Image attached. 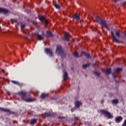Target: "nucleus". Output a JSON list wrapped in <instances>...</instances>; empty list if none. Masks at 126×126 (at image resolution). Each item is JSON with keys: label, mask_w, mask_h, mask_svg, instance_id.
Wrapping results in <instances>:
<instances>
[{"label": "nucleus", "mask_w": 126, "mask_h": 126, "mask_svg": "<svg viewBox=\"0 0 126 126\" xmlns=\"http://www.w3.org/2000/svg\"><path fill=\"white\" fill-rule=\"evenodd\" d=\"M95 20L98 24H100L101 25V27H105L107 30L110 31V28L107 23V21L105 20L104 19H102V18H100V17H98V16H95Z\"/></svg>", "instance_id": "nucleus-1"}, {"label": "nucleus", "mask_w": 126, "mask_h": 126, "mask_svg": "<svg viewBox=\"0 0 126 126\" xmlns=\"http://www.w3.org/2000/svg\"><path fill=\"white\" fill-rule=\"evenodd\" d=\"M56 53L58 55L61 56V58H65V54L64 53L63 49L61 45L57 46L56 48Z\"/></svg>", "instance_id": "nucleus-2"}, {"label": "nucleus", "mask_w": 126, "mask_h": 126, "mask_svg": "<svg viewBox=\"0 0 126 126\" xmlns=\"http://www.w3.org/2000/svg\"><path fill=\"white\" fill-rule=\"evenodd\" d=\"M101 113H102L104 115H106L107 116L108 119H112L113 118V116L107 110H105V109H101L100 110Z\"/></svg>", "instance_id": "nucleus-3"}, {"label": "nucleus", "mask_w": 126, "mask_h": 126, "mask_svg": "<svg viewBox=\"0 0 126 126\" xmlns=\"http://www.w3.org/2000/svg\"><path fill=\"white\" fill-rule=\"evenodd\" d=\"M18 94L21 96V97L23 99V100H24L26 102L27 98H26V96L28 94V93L27 92H24V91H22V92H20V93H18Z\"/></svg>", "instance_id": "nucleus-4"}, {"label": "nucleus", "mask_w": 126, "mask_h": 126, "mask_svg": "<svg viewBox=\"0 0 126 126\" xmlns=\"http://www.w3.org/2000/svg\"><path fill=\"white\" fill-rule=\"evenodd\" d=\"M111 36L113 38V41L115 42L116 43H120V41L116 37V35L114 34V32L113 30H111Z\"/></svg>", "instance_id": "nucleus-5"}, {"label": "nucleus", "mask_w": 126, "mask_h": 126, "mask_svg": "<svg viewBox=\"0 0 126 126\" xmlns=\"http://www.w3.org/2000/svg\"><path fill=\"white\" fill-rule=\"evenodd\" d=\"M122 70H123V68L122 67H118L116 68L115 71H113L112 73L113 78H116V77H117L116 72H120Z\"/></svg>", "instance_id": "nucleus-6"}, {"label": "nucleus", "mask_w": 126, "mask_h": 126, "mask_svg": "<svg viewBox=\"0 0 126 126\" xmlns=\"http://www.w3.org/2000/svg\"><path fill=\"white\" fill-rule=\"evenodd\" d=\"M44 50L45 53L47 55H49L50 57H52V56H53V53L51 49H50L49 48H45Z\"/></svg>", "instance_id": "nucleus-7"}, {"label": "nucleus", "mask_w": 126, "mask_h": 126, "mask_svg": "<svg viewBox=\"0 0 126 126\" xmlns=\"http://www.w3.org/2000/svg\"><path fill=\"white\" fill-rule=\"evenodd\" d=\"M38 19L41 22H45L46 24L49 23V21L46 19V18L43 15H39Z\"/></svg>", "instance_id": "nucleus-8"}, {"label": "nucleus", "mask_w": 126, "mask_h": 126, "mask_svg": "<svg viewBox=\"0 0 126 126\" xmlns=\"http://www.w3.org/2000/svg\"><path fill=\"white\" fill-rule=\"evenodd\" d=\"M70 35L68 33H66L63 36V39L65 41H70Z\"/></svg>", "instance_id": "nucleus-9"}, {"label": "nucleus", "mask_w": 126, "mask_h": 126, "mask_svg": "<svg viewBox=\"0 0 126 126\" xmlns=\"http://www.w3.org/2000/svg\"><path fill=\"white\" fill-rule=\"evenodd\" d=\"M44 115L46 117H54L55 116V114L54 113H44Z\"/></svg>", "instance_id": "nucleus-10"}, {"label": "nucleus", "mask_w": 126, "mask_h": 126, "mask_svg": "<svg viewBox=\"0 0 126 126\" xmlns=\"http://www.w3.org/2000/svg\"><path fill=\"white\" fill-rule=\"evenodd\" d=\"M73 18L74 19H76V20H77V21H78V20H80V16L79 14H77L75 13L73 15Z\"/></svg>", "instance_id": "nucleus-11"}, {"label": "nucleus", "mask_w": 126, "mask_h": 126, "mask_svg": "<svg viewBox=\"0 0 126 126\" xmlns=\"http://www.w3.org/2000/svg\"><path fill=\"white\" fill-rule=\"evenodd\" d=\"M123 117H121V116H119V117H117L115 119V122L117 123H120V122H121V121H123Z\"/></svg>", "instance_id": "nucleus-12"}, {"label": "nucleus", "mask_w": 126, "mask_h": 126, "mask_svg": "<svg viewBox=\"0 0 126 126\" xmlns=\"http://www.w3.org/2000/svg\"><path fill=\"white\" fill-rule=\"evenodd\" d=\"M9 11L7 9H4L3 8H0V13H8Z\"/></svg>", "instance_id": "nucleus-13"}, {"label": "nucleus", "mask_w": 126, "mask_h": 126, "mask_svg": "<svg viewBox=\"0 0 126 126\" xmlns=\"http://www.w3.org/2000/svg\"><path fill=\"white\" fill-rule=\"evenodd\" d=\"M82 102H80V101H76L75 103L76 107H77V108H79L81 105H82Z\"/></svg>", "instance_id": "nucleus-14"}, {"label": "nucleus", "mask_w": 126, "mask_h": 126, "mask_svg": "<svg viewBox=\"0 0 126 126\" xmlns=\"http://www.w3.org/2000/svg\"><path fill=\"white\" fill-rule=\"evenodd\" d=\"M0 110L2 111V112H5V113H11L10 110L8 109L0 108Z\"/></svg>", "instance_id": "nucleus-15"}, {"label": "nucleus", "mask_w": 126, "mask_h": 126, "mask_svg": "<svg viewBox=\"0 0 126 126\" xmlns=\"http://www.w3.org/2000/svg\"><path fill=\"white\" fill-rule=\"evenodd\" d=\"M82 54L84 55L87 58H90L91 57L90 54L89 53H87V52L83 51L82 52Z\"/></svg>", "instance_id": "nucleus-16"}, {"label": "nucleus", "mask_w": 126, "mask_h": 126, "mask_svg": "<svg viewBox=\"0 0 126 126\" xmlns=\"http://www.w3.org/2000/svg\"><path fill=\"white\" fill-rule=\"evenodd\" d=\"M47 37H51L54 36V34L51 31H47Z\"/></svg>", "instance_id": "nucleus-17"}, {"label": "nucleus", "mask_w": 126, "mask_h": 126, "mask_svg": "<svg viewBox=\"0 0 126 126\" xmlns=\"http://www.w3.org/2000/svg\"><path fill=\"white\" fill-rule=\"evenodd\" d=\"M48 95V94H42L40 95V97L42 99H44V98H46Z\"/></svg>", "instance_id": "nucleus-18"}, {"label": "nucleus", "mask_w": 126, "mask_h": 126, "mask_svg": "<svg viewBox=\"0 0 126 126\" xmlns=\"http://www.w3.org/2000/svg\"><path fill=\"white\" fill-rule=\"evenodd\" d=\"M36 35H37V37H38V40H43L44 37H43V36H42V35H40L38 33H37Z\"/></svg>", "instance_id": "nucleus-19"}, {"label": "nucleus", "mask_w": 126, "mask_h": 126, "mask_svg": "<svg viewBox=\"0 0 126 126\" xmlns=\"http://www.w3.org/2000/svg\"><path fill=\"white\" fill-rule=\"evenodd\" d=\"M37 122V119H32V120H31V124L32 125H34V124H36Z\"/></svg>", "instance_id": "nucleus-20"}, {"label": "nucleus", "mask_w": 126, "mask_h": 126, "mask_svg": "<svg viewBox=\"0 0 126 126\" xmlns=\"http://www.w3.org/2000/svg\"><path fill=\"white\" fill-rule=\"evenodd\" d=\"M34 99L33 98H32V97H29L27 99H26V102H32V101H34Z\"/></svg>", "instance_id": "nucleus-21"}, {"label": "nucleus", "mask_w": 126, "mask_h": 126, "mask_svg": "<svg viewBox=\"0 0 126 126\" xmlns=\"http://www.w3.org/2000/svg\"><path fill=\"white\" fill-rule=\"evenodd\" d=\"M68 75V73L66 71H65L64 73V80H66V79H67Z\"/></svg>", "instance_id": "nucleus-22"}, {"label": "nucleus", "mask_w": 126, "mask_h": 126, "mask_svg": "<svg viewBox=\"0 0 126 126\" xmlns=\"http://www.w3.org/2000/svg\"><path fill=\"white\" fill-rule=\"evenodd\" d=\"M90 65V63H87L85 64H83L82 67L83 68H87L88 66Z\"/></svg>", "instance_id": "nucleus-23"}, {"label": "nucleus", "mask_w": 126, "mask_h": 126, "mask_svg": "<svg viewBox=\"0 0 126 126\" xmlns=\"http://www.w3.org/2000/svg\"><path fill=\"white\" fill-rule=\"evenodd\" d=\"M54 6L55 7H56V8L58 9H60L61 8V5H60L59 4H58V3H55Z\"/></svg>", "instance_id": "nucleus-24"}, {"label": "nucleus", "mask_w": 126, "mask_h": 126, "mask_svg": "<svg viewBox=\"0 0 126 126\" xmlns=\"http://www.w3.org/2000/svg\"><path fill=\"white\" fill-rule=\"evenodd\" d=\"M112 103L114 104H118L119 103V100L118 99H114L112 100Z\"/></svg>", "instance_id": "nucleus-25"}, {"label": "nucleus", "mask_w": 126, "mask_h": 126, "mask_svg": "<svg viewBox=\"0 0 126 126\" xmlns=\"http://www.w3.org/2000/svg\"><path fill=\"white\" fill-rule=\"evenodd\" d=\"M112 70L111 68H106V73H107V74H110Z\"/></svg>", "instance_id": "nucleus-26"}, {"label": "nucleus", "mask_w": 126, "mask_h": 126, "mask_svg": "<svg viewBox=\"0 0 126 126\" xmlns=\"http://www.w3.org/2000/svg\"><path fill=\"white\" fill-rule=\"evenodd\" d=\"M73 55L75 58H79V56L78 55V53H77L76 52H74L73 53Z\"/></svg>", "instance_id": "nucleus-27"}, {"label": "nucleus", "mask_w": 126, "mask_h": 126, "mask_svg": "<svg viewBox=\"0 0 126 126\" xmlns=\"http://www.w3.org/2000/svg\"><path fill=\"white\" fill-rule=\"evenodd\" d=\"M116 35L119 37H121V33L119 31L116 32Z\"/></svg>", "instance_id": "nucleus-28"}, {"label": "nucleus", "mask_w": 126, "mask_h": 126, "mask_svg": "<svg viewBox=\"0 0 126 126\" xmlns=\"http://www.w3.org/2000/svg\"><path fill=\"white\" fill-rule=\"evenodd\" d=\"M94 74H96V75H97V76H100V74L99 72V71H97L96 70H95L94 71Z\"/></svg>", "instance_id": "nucleus-29"}, {"label": "nucleus", "mask_w": 126, "mask_h": 126, "mask_svg": "<svg viewBox=\"0 0 126 126\" xmlns=\"http://www.w3.org/2000/svg\"><path fill=\"white\" fill-rule=\"evenodd\" d=\"M26 25L25 24H22L21 26V27L22 29H23L24 28H25Z\"/></svg>", "instance_id": "nucleus-30"}, {"label": "nucleus", "mask_w": 126, "mask_h": 126, "mask_svg": "<svg viewBox=\"0 0 126 126\" xmlns=\"http://www.w3.org/2000/svg\"><path fill=\"white\" fill-rule=\"evenodd\" d=\"M122 126H126V120H125L123 124H122Z\"/></svg>", "instance_id": "nucleus-31"}, {"label": "nucleus", "mask_w": 126, "mask_h": 126, "mask_svg": "<svg viewBox=\"0 0 126 126\" xmlns=\"http://www.w3.org/2000/svg\"><path fill=\"white\" fill-rule=\"evenodd\" d=\"M75 120H77V121L80 120L79 117H75Z\"/></svg>", "instance_id": "nucleus-32"}, {"label": "nucleus", "mask_w": 126, "mask_h": 126, "mask_svg": "<svg viewBox=\"0 0 126 126\" xmlns=\"http://www.w3.org/2000/svg\"><path fill=\"white\" fill-rule=\"evenodd\" d=\"M75 108H72L71 109L72 112H73L74 111H75Z\"/></svg>", "instance_id": "nucleus-33"}, {"label": "nucleus", "mask_w": 126, "mask_h": 126, "mask_svg": "<svg viewBox=\"0 0 126 126\" xmlns=\"http://www.w3.org/2000/svg\"><path fill=\"white\" fill-rule=\"evenodd\" d=\"M122 4H123L124 5H125V4H126V1H124L122 3Z\"/></svg>", "instance_id": "nucleus-34"}, {"label": "nucleus", "mask_w": 126, "mask_h": 126, "mask_svg": "<svg viewBox=\"0 0 126 126\" xmlns=\"http://www.w3.org/2000/svg\"><path fill=\"white\" fill-rule=\"evenodd\" d=\"M11 82L14 83V84H16V81H11Z\"/></svg>", "instance_id": "nucleus-35"}, {"label": "nucleus", "mask_w": 126, "mask_h": 126, "mask_svg": "<svg viewBox=\"0 0 126 126\" xmlns=\"http://www.w3.org/2000/svg\"><path fill=\"white\" fill-rule=\"evenodd\" d=\"M17 84H19V85H21L22 84H20L19 82H17Z\"/></svg>", "instance_id": "nucleus-36"}, {"label": "nucleus", "mask_w": 126, "mask_h": 126, "mask_svg": "<svg viewBox=\"0 0 126 126\" xmlns=\"http://www.w3.org/2000/svg\"><path fill=\"white\" fill-rule=\"evenodd\" d=\"M2 72L4 73V70H2Z\"/></svg>", "instance_id": "nucleus-37"}, {"label": "nucleus", "mask_w": 126, "mask_h": 126, "mask_svg": "<svg viewBox=\"0 0 126 126\" xmlns=\"http://www.w3.org/2000/svg\"><path fill=\"white\" fill-rule=\"evenodd\" d=\"M101 102L103 103L104 102V100H101Z\"/></svg>", "instance_id": "nucleus-38"}, {"label": "nucleus", "mask_w": 126, "mask_h": 126, "mask_svg": "<svg viewBox=\"0 0 126 126\" xmlns=\"http://www.w3.org/2000/svg\"><path fill=\"white\" fill-rule=\"evenodd\" d=\"M114 1L116 2H117V0H114Z\"/></svg>", "instance_id": "nucleus-39"}, {"label": "nucleus", "mask_w": 126, "mask_h": 126, "mask_svg": "<svg viewBox=\"0 0 126 126\" xmlns=\"http://www.w3.org/2000/svg\"><path fill=\"white\" fill-rule=\"evenodd\" d=\"M125 36L126 37V32L125 34Z\"/></svg>", "instance_id": "nucleus-40"}, {"label": "nucleus", "mask_w": 126, "mask_h": 126, "mask_svg": "<svg viewBox=\"0 0 126 126\" xmlns=\"http://www.w3.org/2000/svg\"><path fill=\"white\" fill-rule=\"evenodd\" d=\"M122 38H124V37L123 36H121Z\"/></svg>", "instance_id": "nucleus-41"}, {"label": "nucleus", "mask_w": 126, "mask_h": 126, "mask_svg": "<svg viewBox=\"0 0 126 126\" xmlns=\"http://www.w3.org/2000/svg\"><path fill=\"white\" fill-rule=\"evenodd\" d=\"M58 118H60V117H58Z\"/></svg>", "instance_id": "nucleus-42"}]
</instances>
